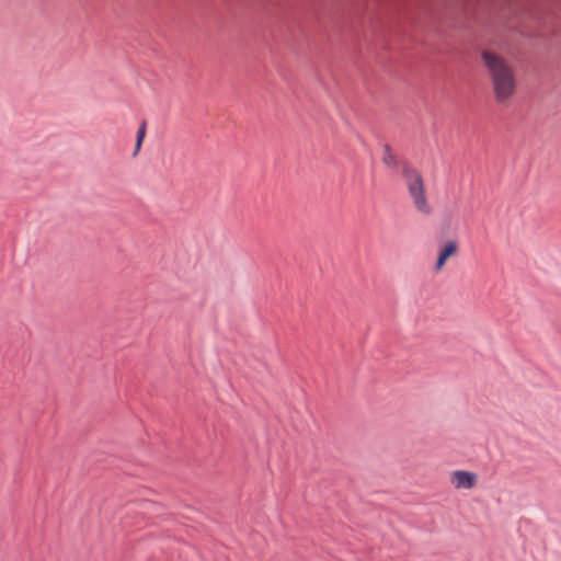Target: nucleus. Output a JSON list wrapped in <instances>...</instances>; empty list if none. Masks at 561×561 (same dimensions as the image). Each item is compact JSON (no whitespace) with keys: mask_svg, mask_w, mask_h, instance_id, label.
Masks as SVG:
<instances>
[{"mask_svg":"<svg viewBox=\"0 0 561 561\" xmlns=\"http://www.w3.org/2000/svg\"><path fill=\"white\" fill-rule=\"evenodd\" d=\"M481 57L492 83L495 101L501 104L508 102L516 91L513 67L504 57L491 50H483Z\"/></svg>","mask_w":561,"mask_h":561,"instance_id":"1","label":"nucleus"},{"mask_svg":"<svg viewBox=\"0 0 561 561\" xmlns=\"http://www.w3.org/2000/svg\"><path fill=\"white\" fill-rule=\"evenodd\" d=\"M401 176L408 190L413 208L423 216L433 213V206L428 199L425 181L419 170L404 163L401 169Z\"/></svg>","mask_w":561,"mask_h":561,"instance_id":"2","label":"nucleus"},{"mask_svg":"<svg viewBox=\"0 0 561 561\" xmlns=\"http://www.w3.org/2000/svg\"><path fill=\"white\" fill-rule=\"evenodd\" d=\"M449 481L450 484L457 490H470L477 485L478 476L474 472L466 470H455L450 473Z\"/></svg>","mask_w":561,"mask_h":561,"instance_id":"3","label":"nucleus"},{"mask_svg":"<svg viewBox=\"0 0 561 561\" xmlns=\"http://www.w3.org/2000/svg\"><path fill=\"white\" fill-rule=\"evenodd\" d=\"M458 250H459V244L455 240H450V241H447L446 243H444L439 248L438 257H437V261L435 264V271L440 272L444 268L446 261L449 257L456 255L458 253Z\"/></svg>","mask_w":561,"mask_h":561,"instance_id":"4","label":"nucleus"},{"mask_svg":"<svg viewBox=\"0 0 561 561\" xmlns=\"http://www.w3.org/2000/svg\"><path fill=\"white\" fill-rule=\"evenodd\" d=\"M382 162L390 168H394L398 165L397 156L392 152L389 147H386L382 154Z\"/></svg>","mask_w":561,"mask_h":561,"instance_id":"5","label":"nucleus"},{"mask_svg":"<svg viewBox=\"0 0 561 561\" xmlns=\"http://www.w3.org/2000/svg\"><path fill=\"white\" fill-rule=\"evenodd\" d=\"M146 122L144 121L140 125V127L138 128V131H137V140H136V147H135V153H137L140 148H141V145H142V141L146 137Z\"/></svg>","mask_w":561,"mask_h":561,"instance_id":"6","label":"nucleus"}]
</instances>
